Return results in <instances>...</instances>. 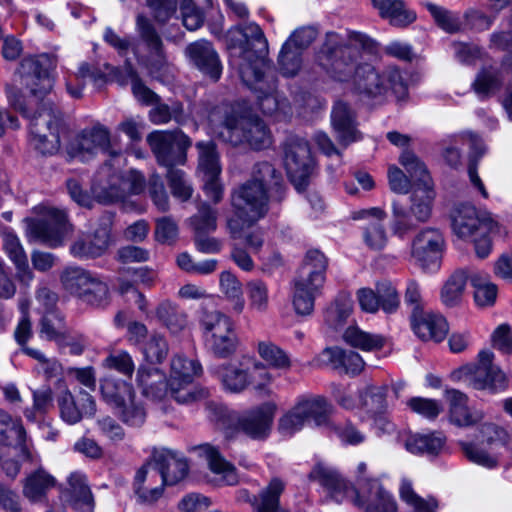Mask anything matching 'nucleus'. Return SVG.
Listing matches in <instances>:
<instances>
[{
  "mask_svg": "<svg viewBox=\"0 0 512 512\" xmlns=\"http://www.w3.org/2000/svg\"><path fill=\"white\" fill-rule=\"evenodd\" d=\"M134 183H129L118 171L105 163L94 175L91 192L94 199L102 204H111L123 200L127 194H137L142 190V177L131 172Z\"/></svg>",
  "mask_w": 512,
  "mask_h": 512,
  "instance_id": "9d476101",
  "label": "nucleus"
},
{
  "mask_svg": "<svg viewBox=\"0 0 512 512\" xmlns=\"http://www.w3.org/2000/svg\"><path fill=\"white\" fill-rule=\"evenodd\" d=\"M399 161L414 181V186L417 184L420 186L433 185L426 165L412 151H403Z\"/></svg>",
  "mask_w": 512,
  "mask_h": 512,
  "instance_id": "4d7b16f0",
  "label": "nucleus"
},
{
  "mask_svg": "<svg viewBox=\"0 0 512 512\" xmlns=\"http://www.w3.org/2000/svg\"><path fill=\"white\" fill-rule=\"evenodd\" d=\"M70 492L76 503L82 504L86 512H92L93 496L86 484L85 477L79 473H73L68 479Z\"/></svg>",
  "mask_w": 512,
  "mask_h": 512,
  "instance_id": "774afa93",
  "label": "nucleus"
},
{
  "mask_svg": "<svg viewBox=\"0 0 512 512\" xmlns=\"http://www.w3.org/2000/svg\"><path fill=\"white\" fill-rule=\"evenodd\" d=\"M445 246L442 232L437 228L426 227L412 239L410 255L423 271H435L441 265Z\"/></svg>",
  "mask_w": 512,
  "mask_h": 512,
  "instance_id": "f3484780",
  "label": "nucleus"
},
{
  "mask_svg": "<svg viewBox=\"0 0 512 512\" xmlns=\"http://www.w3.org/2000/svg\"><path fill=\"white\" fill-rule=\"evenodd\" d=\"M331 122L338 143L344 148L362 139L357 129L356 113L343 100L335 102L331 112Z\"/></svg>",
  "mask_w": 512,
  "mask_h": 512,
  "instance_id": "393cba45",
  "label": "nucleus"
},
{
  "mask_svg": "<svg viewBox=\"0 0 512 512\" xmlns=\"http://www.w3.org/2000/svg\"><path fill=\"white\" fill-rule=\"evenodd\" d=\"M467 278L468 276L466 272L460 270L453 273L446 281L441 292L442 302L446 306H454L460 301L465 289Z\"/></svg>",
  "mask_w": 512,
  "mask_h": 512,
  "instance_id": "052dcab7",
  "label": "nucleus"
},
{
  "mask_svg": "<svg viewBox=\"0 0 512 512\" xmlns=\"http://www.w3.org/2000/svg\"><path fill=\"white\" fill-rule=\"evenodd\" d=\"M64 316L57 310L47 311L40 320V335L49 341L63 343L67 338Z\"/></svg>",
  "mask_w": 512,
  "mask_h": 512,
  "instance_id": "09e8293b",
  "label": "nucleus"
},
{
  "mask_svg": "<svg viewBox=\"0 0 512 512\" xmlns=\"http://www.w3.org/2000/svg\"><path fill=\"white\" fill-rule=\"evenodd\" d=\"M136 382L141 393L154 402L163 401L169 391V378L159 368L141 365L137 370Z\"/></svg>",
  "mask_w": 512,
  "mask_h": 512,
  "instance_id": "c756f323",
  "label": "nucleus"
},
{
  "mask_svg": "<svg viewBox=\"0 0 512 512\" xmlns=\"http://www.w3.org/2000/svg\"><path fill=\"white\" fill-rule=\"evenodd\" d=\"M147 142L157 162L168 169L185 164L187 150L192 145L191 139L178 129L153 131L147 136Z\"/></svg>",
  "mask_w": 512,
  "mask_h": 512,
  "instance_id": "4468645a",
  "label": "nucleus"
},
{
  "mask_svg": "<svg viewBox=\"0 0 512 512\" xmlns=\"http://www.w3.org/2000/svg\"><path fill=\"white\" fill-rule=\"evenodd\" d=\"M202 373V366L197 360L183 355H175L170 364L169 391L171 397L179 404H193L206 399L209 390L191 386L194 378Z\"/></svg>",
  "mask_w": 512,
  "mask_h": 512,
  "instance_id": "1a4fd4ad",
  "label": "nucleus"
},
{
  "mask_svg": "<svg viewBox=\"0 0 512 512\" xmlns=\"http://www.w3.org/2000/svg\"><path fill=\"white\" fill-rule=\"evenodd\" d=\"M434 196L433 185L420 186L417 184L413 186L409 210L398 203H393V232L403 237L416 227L413 218L418 223L428 221L432 212Z\"/></svg>",
  "mask_w": 512,
  "mask_h": 512,
  "instance_id": "ddd939ff",
  "label": "nucleus"
},
{
  "mask_svg": "<svg viewBox=\"0 0 512 512\" xmlns=\"http://www.w3.org/2000/svg\"><path fill=\"white\" fill-rule=\"evenodd\" d=\"M268 199V192L261 185L257 186L249 180L234 191L231 203L235 215L227 222L232 238H240L245 228L267 213Z\"/></svg>",
  "mask_w": 512,
  "mask_h": 512,
  "instance_id": "0eeeda50",
  "label": "nucleus"
},
{
  "mask_svg": "<svg viewBox=\"0 0 512 512\" xmlns=\"http://www.w3.org/2000/svg\"><path fill=\"white\" fill-rule=\"evenodd\" d=\"M284 163L295 188L304 190L315 169L309 143L298 136L288 137L284 143Z\"/></svg>",
  "mask_w": 512,
  "mask_h": 512,
  "instance_id": "2eb2a0df",
  "label": "nucleus"
},
{
  "mask_svg": "<svg viewBox=\"0 0 512 512\" xmlns=\"http://www.w3.org/2000/svg\"><path fill=\"white\" fill-rule=\"evenodd\" d=\"M494 354L482 350L478 354V362L466 364L453 372V377L462 380L477 390L503 391L508 386L505 373L493 364Z\"/></svg>",
  "mask_w": 512,
  "mask_h": 512,
  "instance_id": "f8f14e48",
  "label": "nucleus"
},
{
  "mask_svg": "<svg viewBox=\"0 0 512 512\" xmlns=\"http://www.w3.org/2000/svg\"><path fill=\"white\" fill-rule=\"evenodd\" d=\"M53 67V60L48 55L25 58L20 63L18 72L21 84L39 100L38 107L33 113L25 105L21 91L14 86H6L10 105L29 120L32 144L44 156H52L60 150V134L65 128L60 111L45 97L53 87L50 75Z\"/></svg>",
  "mask_w": 512,
  "mask_h": 512,
  "instance_id": "f257e3e1",
  "label": "nucleus"
},
{
  "mask_svg": "<svg viewBox=\"0 0 512 512\" xmlns=\"http://www.w3.org/2000/svg\"><path fill=\"white\" fill-rule=\"evenodd\" d=\"M277 409L275 402L267 401L242 413L228 412L226 428L253 440H265L271 432Z\"/></svg>",
  "mask_w": 512,
  "mask_h": 512,
  "instance_id": "9b49d317",
  "label": "nucleus"
},
{
  "mask_svg": "<svg viewBox=\"0 0 512 512\" xmlns=\"http://www.w3.org/2000/svg\"><path fill=\"white\" fill-rule=\"evenodd\" d=\"M211 372L222 383L223 387L234 393L245 390L250 385V373L230 363L211 368Z\"/></svg>",
  "mask_w": 512,
  "mask_h": 512,
  "instance_id": "ea45409f",
  "label": "nucleus"
},
{
  "mask_svg": "<svg viewBox=\"0 0 512 512\" xmlns=\"http://www.w3.org/2000/svg\"><path fill=\"white\" fill-rule=\"evenodd\" d=\"M343 337L347 344L363 351L379 350L384 346L382 336L367 333L358 327L347 328Z\"/></svg>",
  "mask_w": 512,
  "mask_h": 512,
  "instance_id": "6e6d98bb",
  "label": "nucleus"
},
{
  "mask_svg": "<svg viewBox=\"0 0 512 512\" xmlns=\"http://www.w3.org/2000/svg\"><path fill=\"white\" fill-rule=\"evenodd\" d=\"M353 311V300L346 293L339 294L325 311L326 325L337 330L343 327Z\"/></svg>",
  "mask_w": 512,
  "mask_h": 512,
  "instance_id": "de8ad7c7",
  "label": "nucleus"
},
{
  "mask_svg": "<svg viewBox=\"0 0 512 512\" xmlns=\"http://www.w3.org/2000/svg\"><path fill=\"white\" fill-rule=\"evenodd\" d=\"M269 69H260L255 75V80L243 83L257 94L258 105L266 115H287L290 113V105L285 97L276 91V79L269 74Z\"/></svg>",
  "mask_w": 512,
  "mask_h": 512,
  "instance_id": "412c9836",
  "label": "nucleus"
},
{
  "mask_svg": "<svg viewBox=\"0 0 512 512\" xmlns=\"http://www.w3.org/2000/svg\"><path fill=\"white\" fill-rule=\"evenodd\" d=\"M328 404L324 398L316 397L299 400L278 420V431L284 436H292L300 431L308 419L318 425L326 420Z\"/></svg>",
  "mask_w": 512,
  "mask_h": 512,
  "instance_id": "a211bd4d",
  "label": "nucleus"
},
{
  "mask_svg": "<svg viewBox=\"0 0 512 512\" xmlns=\"http://www.w3.org/2000/svg\"><path fill=\"white\" fill-rule=\"evenodd\" d=\"M102 367L114 370L127 378H131L135 371L134 360L125 350H116L109 353L102 361Z\"/></svg>",
  "mask_w": 512,
  "mask_h": 512,
  "instance_id": "e2e57ef3",
  "label": "nucleus"
},
{
  "mask_svg": "<svg viewBox=\"0 0 512 512\" xmlns=\"http://www.w3.org/2000/svg\"><path fill=\"white\" fill-rule=\"evenodd\" d=\"M3 248L15 265L16 278L24 285H29L34 278V274L29 267L28 257L25 253L19 238L10 229L2 230Z\"/></svg>",
  "mask_w": 512,
  "mask_h": 512,
  "instance_id": "7c9ffc66",
  "label": "nucleus"
},
{
  "mask_svg": "<svg viewBox=\"0 0 512 512\" xmlns=\"http://www.w3.org/2000/svg\"><path fill=\"white\" fill-rule=\"evenodd\" d=\"M24 442L26 432L21 420L0 409V446L10 445L12 453L20 455L24 451Z\"/></svg>",
  "mask_w": 512,
  "mask_h": 512,
  "instance_id": "f704fd0d",
  "label": "nucleus"
},
{
  "mask_svg": "<svg viewBox=\"0 0 512 512\" xmlns=\"http://www.w3.org/2000/svg\"><path fill=\"white\" fill-rule=\"evenodd\" d=\"M389 90L398 99H404L407 95V85L397 68L391 67L379 72L367 63L358 66L353 92L360 101L368 105L382 103Z\"/></svg>",
  "mask_w": 512,
  "mask_h": 512,
  "instance_id": "20e7f679",
  "label": "nucleus"
},
{
  "mask_svg": "<svg viewBox=\"0 0 512 512\" xmlns=\"http://www.w3.org/2000/svg\"><path fill=\"white\" fill-rule=\"evenodd\" d=\"M257 351L261 359L274 369L288 371L292 367L289 355L270 341L259 342Z\"/></svg>",
  "mask_w": 512,
  "mask_h": 512,
  "instance_id": "864d4df0",
  "label": "nucleus"
},
{
  "mask_svg": "<svg viewBox=\"0 0 512 512\" xmlns=\"http://www.w3.org/2000/svg\"><path fill=\"white\" fill-rule=\"evenodd\" d=\"M155 316L164 327L174 334L184 330L188 323L186 312L169 300H163L157 305Z\"/></svg>",
  "mask_w": 512,
  "mask_h": 512,
  "instance_id": "79ce46f5",
  "label": "nucleus"
},
{
  "mask_svg": "<svg viewBox=\"0 0 512 512\" xmlns=\"http://www.w3.org/2000/svg\"><path fill=\"white\" fill-rule=\"evenodd\" d=\"M388 385H368L359 392V408L369 417L376 420L388 408Z\"/></svg>",
  "mask_w": 512,
  "mask_h": 512,
  "instance_id": "c9c22d12",
  "label": "nucleus"
},
{
  "mask_svg": "<svg viewBox=\"0 0 512 512\" xmlns=\"http://www.w3.org/2000/svg\"><path fill=\"white\" fill-rule=\"evenodd\" d=\"M105 67L109 71L108 75L111 79L121 85H125L130 79L133 95L142 103L152 105L159 100V96L142 83L130 62L126 61L122 69L109 64H106Z\"/></svg>",
  "mask_w": 512,
  "mask_h": 512,
  "instance_id": "473e14b6",
  "label": "nucleus"
},
{
  "mask_svg": "<svg viewBox=\"0 0 512 512\" xmlns=\"http://www.w3.org/2000/svg\"><path fill=\"white\" fill-rule=\"evenodd\" d=\"M136 29L149 51L157 56H162L163 42L151 20L145 15L139 14L136 17Z\"/></svg>",
  "mask_w": 512,
  "mask_h": 512,
  "instance_id": "13d9d810",
  "label": "nucleus"
},
{
  "mask_svg": "<svg viewBox=\"0 0 512 512\" xmlns=\"http://www.w3.org/2000/svg\"><path fill=\"white\" fill-rule=\"evenodd\" d=\"M327 265V258L321 251L317 249L309 250L297 276L306 278L315 285L322 286L325 281Z\"/></svg>",
  "mask_w": 512,
  "mask_h": 512,
  "instance_id": "c03bdc74",
  "label": "nucleus"
},
{
  "mask_svg": "<svg viewBox=\"0 0 512 512\" xmlns=\"http://www.w3.org/2000/svg\"><path fill=\"white\" fill-rule=\"evenodd\" d=\"M411 324L415 334L424 341L441 342L449 330L442 315L419 308L413 310Z\"/></svg>",
  "mask_w": 512,
  "mask_h": 512,
  "instance_id": "cd10ccee",
  "label": "nucleus"
},
{
  "mask_svg": "<svg viewBox=\"0 0 512 512\" xmlns=\"http://www.w3.org/2000/svg\"><path fill=\"white\" fill-rule=\"evenodd\" d=\"M471 285L474 288V299L477 305L485 307L494 304L497 296V287L487 274L475 272L470 275Z\"/></svg>",
  "mask_w": 512,
  "mask_h": 512,
  "instance_id": "5fc2aeb1",
  "label": "nucleus"
},
{
  "mask_svg": "<svg viewBox=\"0 0 512 512\" xmlns=\"http://www.w3.org/2000/svg\"><path fill=\"white\" fill-rule=\"evenodd\" d=\"M207 351L219 359L232 357L238 348L239 339L232 320L217 310H204L200 318Z\"/></svg>",
  "mask_w": 512,
  "mask_h": 512,
  "instance_id": "6e6552de",
  "label": "nucleus"
},
{
  "mask_svg": "<svg viewBox=\"0 0 512 512\" xmlns=\"http://www.w3.org/2000/svg\"><path fill=\"white\" fill-rule=\"evenodd\" d=\"M308 478L322 486L335 502L342 503L349 500L355 506L362 505L357 489L335 468L324 463H318L312 468Z\"/></svg>",
  "mask_w": 512,
  "mask_h": 512,
  "instance_id": "aec40b11",
  "label": "nucleus"
},
{
  "mask_svg": "<svg viewBox=\"0 0 512 512\" xmlns=\"http://www.w3.org/2000/svg\"><path fill=\"white\" fill-rule=\"evenodd\" d=\"M60 280L66 291L88 304L97 307L107 304V285L89 271L80 267H68L61 273Z\"/></svg>",
  "mask_w": 512,
  "mask_h": 512,
  "instance_id": "dca6fc26",
  "label": "nucleus"
},
{
  "mask_svg": "<svg viewBox=\"0 0 512 512\" xmlns=\"http://www.w3.org/2000/svg\"><path fill=\"white\" fill-rule=\"evenodd\" d=\"M249 181L257 186L261 185L268 192L273 189L278 190L283 182V177L282 173L270 162L261 161L253 166Z\"/></svg>",
  "mask_w": 512,
  "mask_h": 512,
  "instance_id": "8fccbe9b",
  "label": "nucleus"
},
{
  "mask_svg": "<svg viewBox=\"0 0 512 512\" xmlns=\"http://www.w3.org/2000/svg\"><path fill=\"white\" fill-rule=\"evenodd\" d=\"M445 438L440 434H412L405 440L406 449L413 454L437 455L443 448Z\"/></svg>",
  "mask_w": 512,
  "mask_h": 512,
  "instance_id": "a18cd8bd",
  "label": "nucleus"
},
{
  "mask_svg": "<svg viewBox=\"0 0 512 512\" xmlns=\"http://www.w3.org/2000/svg\"><path fill=\"white\" fill-rule=\"evenodd\" d=\"M189 64L204 76L217 82L223 71L219 53L214 45L206 39H198L189 43L184 49Z\"/></svg>",
  "mask_w": 512,
  "mask_h": 512,
  "instance_id": "4be33fe9",
  "label": "nucleus"
},
{
  "mask_svg": "<svg viewBox=\"0 0 512 512\" xmlns=\"http://www.w3.org/2000/svg\"><path fill=\"white\" fill-rule=\"evenodd\" d=\"M168 343L160 333H153L143 346V355L151 364H161L167 357Z\"/></svg>",
  "mask_w": 512,
  "mask_h": 512,
  "instance_id": "0e129e2a",
  "label": "nucleus"
},
{
  "mask_svg": "<svg viewBox=\"0 0 512 512\" xmlns=\"http://www.w3.org/2000/svg\"><path fill=\"white\" fill-rule=\"evenodd\" d=\"M100 391L103 399L114 410L124 402L135 398V391L131 383L109 376L101 380Z\"/></svg>",
  "mask_w": 512,
  "mask_h": 512,
  "instance_id": "4c0bfd02",
  "label": "nucleus"
},
{
  "mask_svg": "<svg viewBox=\"0 0 512 512\" xmlns=\"http://www.w3.org/2000/svg\"><path fill=\"white\" fill-rule=\"evenodd\" d=\"M372 3L379 15L393 26H406L416 19L415 13L407 10L402 0H372Z\"/></svg>",
  "mask_w": 512,
  "mask_h": 512,
  "instance_id": "37998d69",
  "label": "nucleus"
},
{
  "mask_svg": "<svg viewBox=\"0 0 512 512\" xmlns=\"http://www.w3.org/2000/svg\"><path fill=\"white\" fill-rule=\"evenodd\" d=\"M197 449L200 455L207 461L209 469L217 475L220 483L236 485L239 482L235 466L228 462L216 448L209 444H203Z\"/></svg>",
  "mask_w": 512,
  "mask_h": 512,
  "instance_id": "72a5a7b5",
  "label": "nucleus"
},
{
  "mask_svg": "<svg viewBox=\"0 0 512 512\" xmlns=\"http://www.w3.org/2000/svg\"><path fill=\"white\" fill-rule=\"evenodd\" d=\"M219 137L233 146L247 144L254 150L265 149L272 142L271 133L263 120L231 108L223 115Z\"/></svg>",
  "mask_w": 512,
  "mask_h": 512,
  "instance_id": "423d86ee",
  "label": "nucleus"
},
{
  "mask_svg": "<svg viewBox=\"0 0 512 512\" xmlns=\"http://www.w3.org/2000/svg\"><path fill=\"white\" fill-rule=\"evenodd\" d=\"M321 285H315L306 278L296 277L293 281L292 303L299 315H309L314 309V301Z\"/></svg>",
  "mask_w": 512,
  "mask_h": 512,
  "instance_id": "a19ab883",
  "label": "nucleus"
},
{
  "mask_svg": "<svg viewBox=\"0 0 512 512\" xmlns=\"http://www.w3.org/2000/svg\"><path fill=\"white\" fill-rule=\"evenodd\" d=\"M56 485L55 478L43 468L29 473L23 480V496L32 503L46 500L47 493Z\"/></svg>",
  "mask_w": 512,
  "mask_h": 512,
  "instance_id": "e433bc0d",
  "label": "nucleus"
},
{
  "mask_svg": "<svg viewBox=\"0 0 512 512\" xmlns=\"http://www.w3.org/2000/svg\"><path fill=\"white\" fill-rule=\"evenodd\" d=\"M350 44H342L335 33H328L325 43L321 47L317 60L329 76L339 82L354 81L359 63L360 50L356 45L365 48L370 39L361 33H353L350 36Z\"/></svg>",
  "mask_w": 512,
  "mask_h": 512,
  "instance_id": "7ed1b4c3",
  "label": "nucleus"
},
{
  "mask_svg": "<svg viewBox=\"0 0 512 512\" xmlns=\"http://www.w3.org/2000/svg\"><path fill=\"white\" fill-rule=\"evenodd\" d=\"M116 415L127 425L139 427L146 419V411L140 402H136L135 398L124 402V405L115 409Z\"/></svg>",
  "mask_w": 512,
  "mask_h": 512,
  "instance_id": "338daca9",
  "label": "nucleus"
},
{
  "mask_svg": "<svg viewBox=\"0 0 512 512\" xmlns=\"http://www.w3.org/2000/svg\"><path fill=\"white\" fill-rule=\"evenodd\" d=\"M451 222L457 237L474 243L479 258L489 255L492 248L490 235L499 229L489 213L478 211L470 204H460L452 212Z\"/></svg>",
  "mask_w": 512,
  "mask_h": 512,
  "instance_id": "39448f33",
  "label": "nucleus"
},
{
  "mask_svg": "<svg viewBox=\"0 0 512 512\" xmlns=\"http://www.w3.org/2000/svg\"><path fill=\"white\" fill-rule=\"evenodd\" d=\"M165 484L151 461L144 464L136 473L134 493L140 503L152 504L163 494Z\"/></svg>",
  "mask_w": 512,
  "mask_h": 512,
  "instance_id": "c85d7f7f",
  "label": "nucleus"
},
{
  "mask_svg": "<svg viewBox=\"0 0 512 512\" xmlns=\"http://www.w3.org/2000/svg\"><path fill=\"white\" fill-rule=\"evenodd\" d=\"M194 233L213 232L217 228V211L208 204L199 206L198 212L190 218Z\"/></svg>",
  "mask_w": 512,
  "mask_h": 512,
  "instance_id": "69168bd1",
  "label": "nucleus"
},
{
  "mask_svg": "<svg viewBox=\"0 0 512 512\" xmlns=\"http://www.w3.org/2000/svg\"><path fill=\"white\" fill-rule=\"evenodd\" d=\"M228 47L240 58L239 74L242 81H254L260 69H269L265 56L267 39L258 24L249 22L232 27L228 31Z\"/></svg>",
  "mask_w": 512,
  "mask_h": 512,
  "instance_id": "f03ea898",
  "label": "nucleus"
},
{
  "mask_svg": "<svg viewBox=\"0 0 512 512\" xmlns=\"http://www.w3.org/2000/svg\"><path fill=\"white\" fill-rule=\"evenodd\" d=\"M29 231L38 241L49 247H57L62 244L68 231L67 216L61 210L50 208L42 219L31 222Z\"/></svg>",
  "mask_w": 512,
  "mask_h": 512,
  "instance_id": "b1692460",
  "label": "nucleus"
},
{
  "mask_svg": "<svg viewBox=\"0 0 512 512\" xmlns=\"http://www.w3.org/2000/svg\"><path fill=\"white\" fill-rule=\"evenodd\" d=\"M302 53L303 51L285 41L278 55L279 69L284 76L293 77L298 74L302 67Z\"/></svg>",
  "mask_w": 512,
  "mask_h": 512,
  "instance_id": "bf43d9fd",
  "label": "nucleus"
},
{
  "mask_svg": "<svg viewBox=\"0 0 512 512\" xmlns=\"http://www.w3.org/2000/svg\"><path fill=\"white\" fill-rule=\"evenodd\" d=\"M111 218L101 220L93 233L78 236L70 246L71 254L78 259H94L102 256L108 249L111 237Z\"/></svg>",
  "mask_w": 512,
  "mask_h": 512,
  "instance_id": "5701e85b",
  "label": "nucleus"
},
{
  "mask_svg": "<svg viewBox=\"0 0 512 512\" xmlns=\"http://www.w3.org/2000/svg\"><path fill=\"white\" fill-rule=\"evenodd\" d=\"M66 151L71 158L81 161L89 160L98 152L107 153L113 158L120 156V152L111 146L109 131L101 125L82 130L68 143Z\"/></svg>",
  "mask_w": 512,
  "mask_h": 512,
  "instance_id": "6ab92c4d",
  "label": "nucleus"
},
{
  "mask_svg": "<svg viewBox=\"0 0 512 512\" xmlns=\"http://www.w3.org/2000/svg\"><path fill=\"white\" fill-rule=\"evenodd\" d=\"M285 489V483L275 477L261 490L258 496H253L252 508L255 512H287L280 505V495Z\"/></svg>",
  "mask_w": 512,
  "mask_h": 512,
  "instance_id": "58836bf2",
  "label": "nucleus"
},
{
  "mask_svg": "<svg viewBox=\"0 0 512 512\" xmlns=\"http://www.w3.org/2000/svg\"><path fill=\"white\" fill-rule=\"evenodd\" d=\"M57 403L61 418L68 424H76L84 416H93L96 412L94 398L83 390L76 397L69 390H64L58 396Z\"/></svg>",
  "mask_w": 512,
  "mask_h": 512,
  "instance_id": "a878e982",
  "label": "nucleus"
},
{
  "mask_svg": "<svg viewBox=\"0 0 512 512\" xmlns=\"http://www.w3.org/2000/svg\"><path fill=\"white\" fill-rule=\"evenodd\" d=\"M154 107L149 111V119L156 125L166 124L174 119L177 123L183 120L184 109L180 102H174L171 105L161 103L160 99L155 102Z\"/></svg>",
  "mask_w": 512,
  "mask_h": 512,
  "instance_id": "680f3d73",
  "label": "nucleus"
},
{
  "mask_svg": "<svg viewBox=\"0 0 512 512\" xmlns=\"http://www.w3.org/2000/svg\"><path fill=\"white\" fill-rule=\"evenodd\" d=\"M401 500L411 508V512H437L438 500L433 496L423 498L419 496L408 479H403L399 487Z\"/></svg>",
  "mask_w": 512,
  "mask_h": 512,
  "instance_id": "49530a36",
  "label": "nucleus"
},
{
  "mask_svg": "<svg viewBox=\"0 0 512 512\" xmlns=\"http://www.w3.org/2000/svg\"><path fill=\"white\" fill-rule=\"evenodd\" d=\"M445 394L449 403L450 420L454 424L472 426L484 418L483 411L468 406V397L463 392L449 389Z\"/></svg>",
  "mask_w": 512,
  "mask_h": 512,
  "instance_id": "2f4dec72",
  "label": "nucleus"
},
{
  "mask_svg": "<svg viewBox=\"0 0 512 512\" xmlns=\"http://www.w3.org/2000/svg\"><path fill=\"white\" fill-rule=\"evenodd\" d=\"M196 148L199 153L198 168L203 173V177H219L221 166L215 143L212 141L198 142Z\"/></svg>",
  "mask_w": 512,
  "mask_h": 512,
  "instance_id": "603ef678",
  "label": "nucleus"
},
{
  "mask_svg": "<svg viewBox=\"0 0 512 512\" xmlns=\"http://www.w3.org/2000/svg\"><path fill=\"white\" fill-rule=\"evenodd\" d=\"M165 485H175L188 474L189 465L185 457L175 451H155L151 460Z\"/></svg>",
  "mask_w": 512,
  "mask_h": 512,
  "instance_id": "bb28decb",
  "label": "nucleus"
},
{
  "mask_svg": "<svg viewBox=\"0 0 512 512\" xmlns=\"http://www.w3.org/2000/svg\"><path fill=\"white\" fill-rule=\"evenodd\" d=\"M397 510V502L393 496L379 482H371L365 512H397Z\"/></svg>",
  "mask_w": 512,
  "mask_h": 512,
  "instance_id": "3c124183",
  "label": "nucleus"
}]
</instances>
